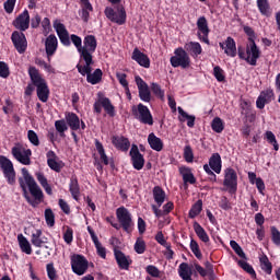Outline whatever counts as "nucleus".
<instances>
[{"label":"nucleus","mask_w":280,"mask_h":280,"mask_svg":"<svg viewBox=\"0 0 280 280\" xmlns=\"http://www.w3.org/2000/svg\"><path fill=\"white\" fill-rule=\"evenodd\" d=\"M35 176H36L37 182L39 183V185L46 191V194L48 196H54V189L51 188V185H49V182L47 180V177L45 176V173L36 172Z\"/></svg>","instance_id":"30"},{"label":"nucleus","mask_w":280,"mask_h":280,"mask_svg":"<svg viewBox=\"0 0 280 280\" xmlns=\"http://www.w3.org/2000/svg\"><path fill=\"white\" fill-rule=\"evenodd\" d=\"M23 178H19L20 187L23 191V196L25 200L31 205V207H36V205H40L43 200H45V194H43V189L36 183L34 177L30 175V171L27 168H22Z\"/></svg>","instance_id":"1"},{"label":"nucleus","mask_w":280,"mask_h":280,"mask_svg":"<svg viewBox=\"0 0 280 280\" xmlns=\"http://www.w3.org/2000/svg\"><path fill=\"white\" fill-rule=\"evenodd\" d=\"M192 229L197 237L200 240V242H203V244H209L210 242L209 234H207V231L205 230V228H202V225H200V223L195 221L192 224Z\"/></svg>","instance_id":"32"},{"label":"nucleus","mask_w":280,"mask_h":280,"mask_svg":"<svg viewBox=\"0 0 280 280\" xmlns=\"http://www.w3.org/2000/svg\"><path fill=\"white\" fill-rule=\"evenodd\" d=\"M70 265L72 268V272H74V275H78V277L86 275V270H89V260L81 254H73L70 257Z\"/></svg>","instance_id":"8"},{"label":"nucleus","mask_w":280,"mask_h":280,"mask_svg":"<svg viewBox=\"0 0 280 280\" xmlns=\"http://www.w3.org/2000/svg\"><path fill=\"white\" fill-rule=\"evenodd\" d=\"M213 75L217 82H225L226 75H224V70L220 66H215L213 68Z\"/></svg>","instance_id":"51"},{"label":"nucleus","mask_w":280,"mask_h":280,"mask_svg":"<svg viewBox=\"0 0 280 280\" xmlns=\"http://www.w3.org/2000/svg\"><path fill=\"white\" fill-rule=\"evenodd\" d=\"M223 185L229 189V194L237 192V172L235 168L228 167L224 170Z\"/></svg>","instance_id":"12"},{"label":"nucleus","mask_w":280,"mask_h":280,"mask_svg":"<svg viewBox=\"0 0 280 280\" xmlns=\"http://www.w3.org/2000/svg\"><path fill=\"white\" fill-rule=\"evenodd\" d=\"M178 275L183 280H194L191 279V275H194V271L191 270V267H189V264L187 262H182L179 265Z\"/></svg>","instance_id":"36"},{"label":"nucleus","mask_w":280,"mask_h":280,"mask_svg":"<svg viewBox=\"0 0 280 280\" xmlns=\"http://www.w3.org/2000/svg\"><path fill=\"white\" fill-rule=\"evenodd\" d=\"M131 59L135 60L140 67L144 69H150V57L142 52L139 48H135L131 55Z\"/></svg>","instance_id":"23"},{"label":"nucleus","mask_w":280,"mask_h":280,"mask_svg":"<svg viewBox=\"0 0 280 280\" xmlns=\"http://www.w3.org/2000/svg\"><path fill=\"white\" fill-rule=\"evenodd\" d=\"M184 159L186 163H194V149L189 144L184 148Z\"/></svg>","instance_id":"57"},{"label":"nucleus","mask_w":280,"mask_h":280,"mask_svg":"<svg viewBox=\"0 0 280 280\" xmlns=\"http://www.w3.org/2000/svg\"><path fill=\"white\" fill-rule=\"evenodd\" d=\"M45 49H46V56L48 60H50V58L55 56L56 51H58V37H56L55 34H50L46 38Z\"/></svg>","instance_id":"22"},{"label":"nucleus","mask_w":280,"mask_h":280,"mask_svg":"<svg viewBox=\"0 0 280 280\" xmlns=\"http://www.w3.org/2000/svg\"><path fill=\"white\" fill-rule=\"evenodd\" d=\"M55 128L57 132L60 133V137H63L66 130H69V127H67V121H65V119L55 121Z\"/></svg>","instance_id":"53"},{"label":"nucleus","mask_w":280,"mask_h":280,"mask_svg":"<svg viewBox=\"0 0 280 280\" xmlns=\"http://www.w3.org/2000/svg\"><path fill=\"white\" fill-rule=\"evenodd\" d=\"M81 3V19L84 23H89L91 12H93V4L89 0H80Z\"/></svg>","instance_id":"29"},{"label":"nucleus","mask_w":280,"mask_h":280,"mask_svg":"<svg viewBox=\"0 0 280 280\" xmlns=\"http://www.w3.org/2000/svg\"><path fill=\"white\" fill-rule=\"evenodd\" d=\"M94 144H95L96 151L101 156V163H104L105 165H109L110 162L108 161V155H106V150H104V144H102L98 139L94 140Z\"/></svg>","instance_id":"40"},{"label":"nucleus","mask_w":280,"mask_h":280,"mask_svg":"<svg viewBox=\"0 0 280 280\" xmlns=\"http://www.w3.org/2000/svg\"><path fill=\"white\" fill-rule=\"evenodd\" d=\"M153 200L158 205V207H163V202H165V190L162 189L161 186L153 187Z\"/></svg>","instance_id":"35"},{"label":"nucleus","mask_w":280,"mask_h":280,"mask_svg":"<svg viewBox=\"0 0 280 280\" xmlns=\"http://www.w3.org/2000/svg\"><path fill=\"white\" fill-rule=\"evenodd\" d=\"M66 122L69 126L70 130L78 131L80 130V117L78 114L73 112H67L66 114Z\"/></svg>","instance_id":"27"},{"label":"nucleus","mask_w":280,"mask_h":280,"mask_svg":"<svg viewBox=\"0 0 280 280\" xmlns=\"http://www.w3.org/2000/svg\"><path fill=\"white\" fill-rule=\"evenodd\" d=\"M238 266L247 272V275H250L252 279H257V272H255V269L246 260H238Z\"/></svg>","instance_id":"46"},{"label":"nucleus","mask_w":280,"mask_h":280,"mask_svg":"<svg viewBox=\"0 0 280 280\" xmlns=\"http://www.w3.org/2000/svg\"><path fill=\"white\" fill-rule=\"evenodd\" d=\"M44 215L47 226H55L56 214H54V210H51V208H47L44 212Z\"/></svg>","instance_id":"47"},{"label":"nucleus","mask_w":280,"mask_h":280,"mask_svg":"<svg viewBox=\"0 0 280 280\" xmlns=\"http://www.w3.org/2000/svg\"><path fill=\"white\" fill-rule=\"evenodd\" d=\"M219 207L220 209H223V211H230V209H232L231 201H229V198H226V196L221 197Z\"/></svg>","instance_id":"63"},{"label":"nucleus","mask_w":280,"mask_h":280,"mask_svg":"<svg viewBox=\"0 0 280 280\" xmlns=\"http://www.w3.org/2000/svg\"><path fill=\"white\" fill-rule=\"evenodd\" d=\"M211 128L213 132H217L218 135L222 133L224 131V121L220 117H214L211 122Z\"/></svg>","instance_id":"45"},{"label":"nucleus","mask_w":280,"mask_h":280,"mask_svg":"<svg viewBox=\"0 0 280 280\" xmlns=\"http://www.w3.org/2000/svg\"><path fill=\"white\" fill-rule=\"evenodd\" d=\"M83 44L84 46L82 49H86V52L90 56H93L97 49V38H95V35H86L83 39Z\"/></svg>","instance_id":"26"},{"label":"nucleus","mask_w":280,"mask_h":280,"mask_svg":"<svg viewBox=\"0 0 280 280\" xmlns=\"http://www.w3.org/2000/svg\"><path fill=\"white\" fill-rule=\"evenodd\" d=\"M151 91L154 96L160 97V100H163V97H165V91H163V89H161V85H159L158 83L151 84Z\"/></svg>","instance_id":"55"},{"label":"nucleus","mask_w":280,"mask_h":280,"mask_svg":"<svg viewBox=\"0 0 280 280\" xmlns=\"http://www.w3.org/2000/svg\"><path fill=\"white\" fill-rule=\"evenodd\" d=\"M129 156L131 159L133 170L141 172V168L145 165V158H143V154H141L137 144L131 145Z\"/></svg>","instance_id":"15"},{"label":"nucleus","mask_w":280,"mask_h":280,"mask_svg":"<svg viewBox=\"0 0 280 280\" xmlns=\"http://www.w3.org/2000/svg\"><path fill=\"white\" fill-rule=\"evenodd\" d=\"M69 191L73 198V200H80V184L78 183V177H72L69 184Z\"/></svg>","instance_id":"37"},{"label":"nucleus","mask_w":280,"mask_h":280,"mask_svg":"<svg viewBox=\"0 0 280 280\" xmlns=\"http://www.w3.org/2000/svg\"><path fill=\"white\" fill-rule=\"evenodd\" d=\"M136 84L138 86V93L139 97L142 102H150L152 100V94L150 92V88L148 86V83L143 81V79L139 75L135 78Z\"/></svg>","instance_id":"19"},{"label":"nucleus","mask_w":280,"mask_h":280,"mask_svg":"<svg viewBox=\"0 0 280 280\" xmlns=\"http://www.w3.org/2000/svg\"><path fill=\"white\" fill-rule=\"evenodd\" d=\"M184 51L190 54L192 58H198L202 54V46L198 42H188L184 45Z\"/></svg>","instance_id":"25"},{"label":"nucleus","mask_w":280,"mask_h":280,"mask_svg":"<svg viewBox=\"0 0 280 280\" xmlns=\"http://www.w3.org/2000/svg\"><path fill=\"white\" fill-rule=\"evenodd\" d=\"M175 56L171 57L170 62L174 69L177 67H182V69H188L191 65V59L189 58V54L183 47L176 48L174 51Z\"/></svg>","instance_id":"9"},{"label":"nucleus","mask_w":280,"mask_h":280,"mask_svg":"<svg viewBox=\"0 0 280 280\" xmlns=\"http://www.w3.org/2000/svg\"><path fill=\"white\" fill-rule=\"evenodd\" d=\"M114 257L119 270H130V266H132V258L130 256L124 254L121 249L114 247Z\"/></svg>","instance_id":"17"},{"label":"nucleus","mask_w":280,"mask_h":280,"mask_svg":"<svg viewBox=\"0 0 280 280\" xmlns=\"http://www.w3.org/2000/svg\"><path fill=\"white\" fill-rule=\"evenodd\" d=\"M271 241L276 246H280V231L276 226L270 228Z\"/></svg>","instance_id":"59"},{"label":"nucleus","mask_w":280,"mask_h":280,"mask_svg":"<svg viewBox=\"0 0 280 280\" xmlns=\"http://www.w3.org/2000/svg\"><path fill=\"white\" fill-rule=\"evenodd\" d=\"M105 16L112 21V23H116L117 25H125L126 19H128L126 8H124V5H117L115 9L106 8Z\"/></svg>","instance_id":"10"},{"label":"nucleus","mask_w":280,"mask_h":280,"mask_svg":"<svg viewBox=\"0 0 280 280\" xmlns=\"http://www.w3.org/2000/svg\"><path fill=\"white\" fill-rule=\"evenodd\" d=\"M202 213V199L197 200L190 208L188 212V218L190 220H194L195 218H198V214Z\"/></svg>","instance_id":"41"},{"label":"nucleus","mask_w":280,"mask_h":280,"mask_svg":"<svg viewBox=\"0 0 280 280\" xmlns=\"http://www.w3.org/2000/svg\"><path fill=\"white\" fill-rule=\"evenodd\" d=\"M148 143L151 148V150H154L155 152H161L164 148L163 140L161 138L156 137L154 132H151L148 136Z\"/></svg>","instance_id":"31"},{"label":"nucleus","mask_w":280,"mask_h":280,"mask_svg":"<svg viewBox=\"0 0 280 280\" xmlns=\"http://www.w3.org/2000/svg\"><path fill=\"white\" fill-rule=\"evenodd\" d=\"M104 75V72H102V69L97 68L94 70L93 73L88 74L86 77V82H89V84H100L102 82V77Z\"/></svg>","instance_id":"39"},{"label":"nucleus","mask_w":280,"mask_h":280,"mask_svg":"<svg viewBox=\"0 0 280 280\" xmlns=\"http://www.w3.org/2000/svg\"><path fill=\"white\" fill-rule=\"evenodd\" d=\"M18 242L22 253H25L26 255H32V245L23 234L18 235Z\"/></svg>","instance_id":"38"},{"label":"nucleus","mask_w":280,"mask_h":280,"mask_svg":"<svg viewBox=\"0 0 280 280\" xmlns=\"http://www.w3.org/2000/svg\"><path fill=\"white\" fill-rule=\"evenodd\" d=\"M27 137H28V141H31L33 145H36V147L40 145V140L38 139V135L36 133V131L28 130Z\"/></svg>","instance_id":"61"},{"label":"nucleus","mask_w":280,"mask_h":280,"mask_svg":"<svg viewBox=\"0 0 280 280\" xmlns=\"http://www.w3.org/2000/svg\"><path fill=\"white\" fill-rule=\"evenodd\" d=\"M215 174H221L222 172V156L220 153H213L209 159L208 165Z\"/></svg>","instance_id":"28"},{"label":"nucleus","mask_w":280,"mask_h":280,"mask_svg":"<svg viewBox=\"0 0 280 280\" xmlns=\"http://www.w3.org/2000/svg\"><path fill=\"white\" fill-rule=\"evenodd\" d=\"M260 97L267 103L270 104L271 102H275V91L272 89H267L260 92Z\"/></svg>","instance_id":"49"},{"label":"nucleus","mask_w":280,"mask_h":280,"mask_svg":"<svg viewBox=\"0 0 280 280\" xmlns=\"http://www.w3.org/2000/svg\"><path fill=\"white\" fill-rule=\"evenodd\" d=\"M11 153L13 154L14 159L19 161V163H22V165H31L32 160L30 156H32V150L27 149L21 151V148L13 147Z\"/></svg>","instance_id":"20"},{"label":"nucleus","mask_w":280,"mask_h":280,"mask_svg":"<svg viewBox=\"0 0 280 280\" xmlns=\"http://www.w3.org/2000/svg\"><path fill=\"white\" fill-rule=\"evenodd\" d=\"M177 110L179 113V121H187L188 128H194V126H196V116L187 114V112L183 110V107H177Z\"/></svg>","instance_id":"34"},{"label":"nucleus","mask_w":280,"mask_h":280,"mask_svg":"<svg viewBox=\"0 0 280 280\" xmlns=\"http://www.w3.org/2000/svg\"><path fill=\"white\" fill-rule=\"evenodd\" d=\"M47 165L57 174H60L65 167V163L61 160H48Z\"/></svg>","instance_id":"44"},{"label":"nucleus","mask_w":280,"mask_h":280,"mask_svg":"<svg viewBox=\"0 0 280 280\" xmlns=\"http://www.w3.org/2000/svg\"><path fill=\"white\" fill-rule=\"evenodd\" d=\"M230 246L236 253L241 259H246V253H244V249H242V246L235 241H230Z\"/></svg>","instance_id":"52"},{"label":"nucleus","mask_w":280,"mask_h":280,"mask_svg":"<svg viewBox=\"0 0 280 280\" xmlns=\"http://www.w3.org/2000/svg\"><path fill=\"white\" fill-rule=\"evenodd\" d=\"M0 170L9 185H14V183H16V171H14V164L10 159L5 158V155H0Z\"/></svg>","instance_id":"7"},{"label":"nucleus","mask_w":280,"mask_h":280,"mask_svg":"<svg viewBox=\"0 0 280 280\" xmlns=\"http://www.w3.org/2000/svg\"><path fill=\"white\" fill-rule=\"evenodd\" d=\"M63 241L66 244H71L73 242V229L67 228L66 232L63 233Z\"/></svg>","instance_id":"64"},{"label":"nucleus","mask_w":280,"mask_h":280,"mask_svg":"<svg viewBox=\"0 0 280 280\" xmlns=\"http://www.w3.org/2000/svg\"><path fill=\"white\" fill-rule=\"evenodd\" d=\"M197 36L201 43H205L206 45H210L211 43L209 42V34L211 30L209 28V22L207 21V18L200 16L197 20Z\"/></svg>","instance_id":"13"},{"label":"nucleus","mask_w":280,"mask_h":280,"mask_svg":"<svg viewBox=\"0 0 280 280\" xmlns=\"http://www.w3.org/2000/svg\"><path fill=\"white\" fill-rule=\"evenodd\" d=\"M237 52H238V58L241 60H245V62H247V65H250L252 67H257V60L261 58V50L257 47V44L253 40L246 46V52L242 47L237 48Z\"/></svg>","instance_id":"5"},{"label":"nucleus","mask_w":280,"mask_h":280,"mask_svg":"<svg viewBox=\"0 0 280 280\" xmlns=\"http://www.w3.org/2000/svg\"><path fill=\"white\" fill-rule=\"evenodd\" d=\"M116 218L119 224L110 222V225L113 229H116V231H119V229H122L125 233L130 235L132 231H135V221H132V213H130V210L126 207H119L116 209Z\"/></svg>","instance_id":"4"},{"label":"nucleus","mask_w":280,"mask_h":280,"mask_svg":"<svg viewBox=\"0 0 280 280\" xmlns=\"http://www.w3.org/2000/svg\"><path fill=\"white\" fill-rule=\"evenodd\" d=\"M11 40L18 54H25L27 51V37H25V33L14 31L11 35Z\"/></svg>","instance_id":"14"},{"label":"nucleus","mask_w":280,"mask_h":280,"mask_svg":"<svg viewBox=\"0 0 280 280\" xmlns=\"http://www.w3.org/2000/svg\"><path fill=\"white\" fill-rule=\"evenodd\" d=\"M265 139H267L270 145H273V150H276V152H279V142H277V136H275L272 131H266Z\"/></svg>","instance_id":"48"},{"label":"nucleus","mask_w":280,"mask_h":280,"mask_svg":"<svg viewBox=\"0 0 280 280\" xmlns=\"http://www.w3.org/2000/svg\"><path fill=\"white\" fill-rule=\"evenodd\" d=\"M0 78H3L4 80L10 78V67L5 61H0Z\"/></svg>","instance_id":"60"},{"label":"nucleus","mask_w":280,"mask_h":280,"mask_svg":"<svg viewBox=\"0 0 280 280\" xmlns=\"http://www.w3.org/2000/svg\"><path fill=\"white\" fill-rule=\"evenodd\" d=\"M14 5H16V0H7L3 4L7 14H12L14 12Z\"/></svg>","instance_id":"62"},{"label":"nucleus","mask_w":280,"mask_h":280,"mask_svg":"<svg viewBox=\"0 0 280 280\" xmlns=\"http://www.w3.org/2000/svg\"><path fill=\"white\" fill-rule=\"evenodd\" d=\"M28 75L31 78V82L33 86L36 88V93L39 102H43V104H47V102H49V95H50L47 80L43 78V74H40V71H38L36 67L28 68Z\"/></svg>","instance_id":"3"},{"label":"nucleus","mask_w":280,"mask_h":280,"mask_svg":"<svg viewBox=\"0 0 280 280\" xmlns=\"http://www.w3.org/2000/svg\"><path fill=\"white\" fill-rule=\"evenodd\" d=\"M190 250L197 257V259H202V252H200V245H198V242L194 238L190 241Z\"/></svg>","instance_id":"50"},{"label":"nucleus","mask_w":280,"mask_h":280,"mask_svg":"<svg viewBox=\"0 0 280 280\" xmlns=\"http://www.w3.org/2000/svg\"><path fill=\"white\" fill-rule=\"evenodd\" d=\"M54 30L57 32V36L63 45V47H71V43L74 45L77 50L79 51L80 56H84L85 54H89L86 51V48H83L82 46V37L71 34L69 37V31H67V26L60 22V20H55L54 21Z\"/></svg>","instance_id":"2"},{"label":"nucleus","mask_w":280,"mask_h":280,"mask_svg":"<svg viewBox=\"0 0 280 280\" xmlns=\"http://www.w3.org/2000/svg\"><path fill=\"white\" fill-rule=\"evenodd\" d=\"M133 248L138 255H143V253H145V241H143L142 238H138L135 243Z\"/></svg>","instance_id":"58"},{"label":"nucleus","mask_w":280,"mask_h":280,"mask_svg":"<svg viewBox=\"0 0 280 280\" xmlns=\"http://www.w3.org/2000/svg\"><path fill=\"white\" fill-rule=\"evenodd\" d=\"M112 143L120 152H128L130 150V140L124 136H113Z\"/></svg>","instance_id":"24"},{"label":"nucleus","mask_w":280,"mask_h":280,"mask_svg":"<svg viewBox=\"0 0 280 280\" xmlns=\"http://www.w3.org/2000/svg\"><path fill=\"white\" fill-rule=\"evenodd\" d=\"M257 8L262 16H270V3H268V0H257Z\"/></svg>","instance_id":"43"},{"label":"nucleus","mask_w":280,"mask_h":280,"mask_svg":"<svg viewBox=\"0 0 280 280\" xmlns=\"http://www.w3.org/2000/svg\"><path fill=\"white\" fill-rule=\"evenodd\" d=\"M131 115L135 117V119H138L140 124L154 126V117L152 116V112H150V108L143 105V103L138 104V106L133 105L131 107Z\"/></svg>","instance_id":"6"},{"label":"nucleus","mask_w":280,"mask_h":280,"mask_svg":"<svg viewBox=\"0 0 280 280\" xmlns=\"http://www.w3.org/2000/svg\"><path fill=\"white\" fill-rule=\"evenodd\" d=\"M94 113L96 115H102V108H104L105 113L108 114L109 117H115V105L110 102L108 97H100L93 105Z\"/></svg>","instance_id":"11"},{"label":"nucleus","mask_w":280,"mask_h":280,"mask_svg":"<svg viewBox=\"0 0 280 280\" xmlns=\"http://www.w3.org/2000/svg\"><path fill=\"white\" fill-rule=\"evenodd\" d=\"M145 272H148L150 277H153L154 279H159L161 277V270H159V267L154 265H148L145 267Z\"/></svg>","instance_id":"54"},{"label":"nucleus","mask_w":280,"mask_h":280,"mask_svg":"<svg viewBox=\"0 0 280 280\" xmlns=\"http://www.w3.org/2000/svg\"><path fill=\"white\" fill-rule=\"evenodd\" d=\"M31 243L36 248H43V244H47V237H43V230H36L31 235Z\"/></svg>","instance_id":"33"},{"label":"nucleus","mask_w":280,"mask_h":280,"mask_svg":"<svg viewBox=\"0 0 280 280\" xmlns=\"http://www.w3.org/2000/svg\"><path fill=\"white\" fill-rule=\"evenodd\" d=\"M13 27L19 32H27L30 30V11L25 9L19 16L12 22Z\"/></svg>","instance_id":"18"},{"label":"nucleus","mask_w":280,"mask_h":280,"mask_svg":"<svg viewBox=\"0 0 280 280\" xmlns=\"http://www.w3.org/2000/svg\"><path fill=\"white\" fill-rule=\"evenodd\" d=\"M219 47L224 49V54L230 58H235V56H237V44L231 36L225 39V43H219Z\"/></svg>","instance_id":"21"},{"label":"nucleus","mask_w":280,"mask_h":280,"mask_svg":"<svg viewBox=\"0 0 280 280\" xmlns=\"http://www.w3.org/2000/svg\"><path fill=\"white\" fill-rule=\"evenodd\" d=\"M80 60H83V62H85L84 66L78 63L77 65V69L78 72L81 75H86V78H89V75H91V73H93V65L95 63L93 61V55H90L89 52H85L84 55L80 56Z\"/></svg>","instance_id":"16"},{"label":"nucleus","mask_w":280,"mask_h":280,"mask_svg":"<svg viewBox=\"0 0 280 280\" xmlns=\"http://www.w3.org/2000/svg\"><path fill=\"white\" fill-rule=\"evenodd\" d=\"M46 272H47L48 279L58 280V273H57L56 267H54L52 262H50L46 266Z\"/></svg>","instance_id":"56"},{"label":"nucleus","mask_w":280,"mask_h":280,"mask_svg":"<svg viewBox=\"0 0 280 280\" xmlns=\"http://www.w3.org/2000/svg\"><path fill=\"white\" fill-rule=\"evenodd\" d=\"M260 268L266 275H272V262L268 259V256L264 255L259 258Z\"/></svg>","instance_id":"42"}]
</instances>
